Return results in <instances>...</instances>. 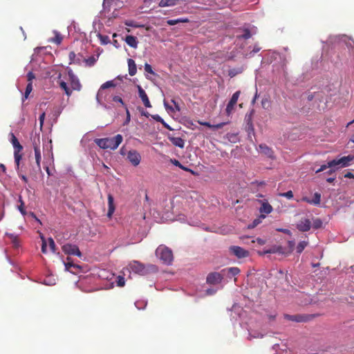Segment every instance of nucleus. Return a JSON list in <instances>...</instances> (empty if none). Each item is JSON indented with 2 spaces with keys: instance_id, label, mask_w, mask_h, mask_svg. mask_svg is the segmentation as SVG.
Returning a JSON list of instances; mask_svg holds the SVG:
<instances>
[{
  "instance_id": "a211bd4d",
  "label": "nucleus",
  "mask_w": 354,
  "mask_h": 354,
  "mask_svg": "<svg viewBox=\"0 0 354 354\" xmlns=\"http://www.w3.org/2000/svg\"><path fill=\"white\" fill-rule=\"evenodd\" d=\"M10 142L14 147V151H21L23 150L22 145L19 143L18 139L13 133H10Z\"/></svg>"
},
{
  "instance_id": "09e8293b",
  "label": "nucleus",
  "mask_w": 354,
  "mask_h": 354,
  "mask_svg": "<svg viewBox=\"0 0 354 354\" xmlns=\"http://www.w3.org/2000/svg\"><path fill=\"white\" fill-rule=\"evenodd\" d=\"M334 166H329V162H328V163L326 165H323L320 167L319 169H318L317 171H316V173H319V172H321L325 169H326L327 168H331V167H333Z\"/></svg>"
},
{
  "instance_id": "a19ab883",
  "label": "nucleus",
  "mask_w": 354,
  "mask_h": 354,
  "mask_svg": "<svg viewBox=\"0 0 354 354\" xmlns=\"http://www.w3.org/2000/svg\"><path fill=\"white\" fill-rule=\"evenodd\" d=\"M112 101L113 102H118V103H120L121 105L125 106V108L127 107L123 100L122 99L121 97L118 96V95H114L112 97Z\"/></svg>"
},
{
  "instance_id": "9d476101",
  "label": "nucleus",
  "mask_w": 354,
  "mask_h": 354,
  "mask_svg": "<svg viewBox=\"0 0 354 354\" xmlns=\"http://www.w3.org/2000/svg\"><path fill=\"white\" fill-rule=\"evenodd\" d=\"M223 276L218 272H211L207 277V283L209 284H218L221 282Z\"/></svg>"
},
{
  "instance_id": "8fccbe9b",
  "label": "nucleus",
  "mask_w": 354,
  "mask_h": 354,
  "mask_svg": "<svg viewBox=\"0 0 354 354\" xmlns=\"http://www.w3.org/2000/svg\"><path fill=\"white\" fill-rule=\"evenodd\" d=\"M253 113H254V111L252 110V111H251L250 115H246V117H245V121L247 122V126L250 125V124H252V116L253 115Z\"/></svg>"
},
{
  "instance_id": "a878e982",
  "label": "nucleus",
  "mask_w": 354,
  "mask_h": 354,
  "mask_svg": "<svg viewBox=\"0 0 354 354\" xmlns=\"http://www.w3.org/2000/svg\"><path fill=\"white\" fill-rule=\"evenodd\" d=\"M59 85L60 88L65 91V93L68 97H70L71 95L72 91L69 88V87L67 86V84L64 81H59Z\"/></svg>"
},
{
  "instance_id": "de8ad7c7",
  "label": "nucleus",
  "mask_w": 354,
  "mask_h": 354,
  "mask_svg": "<svg viewBox=\"0 0 354 354\" xmlns=\"http://www.w3.org/2000/svg\"><path fill=\"white\" fill-rule=\"evenodd\" d=\"M18 209L19 210V212H21V214L23 216H25L26 214V211L25 210V208H24V201H21V204H20L18 206Z\"/></svg>"
},
{
  "instance_id": "4c0bfd02",
  "label": "nucleus",
  "mask_w": 354,
  "mask_h": 354,
  "mask_svg": "<svg viewBox=\"0 0 354 354\" xmlns=\"http://www.w3.org/2000/svg\"><path fill=\"white\" fill-rule=\"evenodd\" d=\"M322 221L320 218H316L313 221V226L315 229H319L322 227Z\"/></svg>"
},
{
  "instance_id": "473e14b6",
  "label": "nucleus",
  "mask_w": 354,
  "mask_h": 354,
  "mask_svg": "<svg viewBox=\"0 0 354 354\" xmlns=\"http://www.w3.org/2000/svg\"><path fill=\"white\" fill-rule=\"evenodd\" d=\"M6 235L10 239V240L12 242L15 248H17L19 246V245L18 237L17 236H15L12 234L7 233Z\"/></svg>"
},
{
  "instance_id": "2eb2a0df",
  "label": "nucleus",
  "mask_w": 354,
  "mask_h": 354,
  "mask_svg": "<svg viewBox=\"0 0 354 354\" xmlns=\"http://www.w3.org/2000/svg\"><path fill=\"white\" fill-rule=\"evenodd\" d=\"M301 201L306 202L309 204L318 205L321 202V194L319 193H315L314 197L313 199H310L309 198L304 196L301 199Z\"/></svg>"
},
{
  "instance_id": "cd10ccee",
  "label": "nucleus",
  "mask_w": 354,
  "mask_h": 354,
  "mask_svg": "<svg viewBox=\"0 0 354 354\" xmlns=\"http://www.w3.org/2000/svg\"><path fill=\"white\" fill-rule=\"evenodd\" d=\"M178 0H161L159 3L160 7L175 6Z\"/></svg>"
},
{
  "instance_id": "4be33fe9",
  "label": "nucleus",
  "mask_w": 354,
  "mask_h": 354,
  "mask_svg": "<svg viewBox=\"0 0 354 354\" xmlns=\"http://www.w3.org/2000/svg\"><path fill=\"white\" fill-rule=\"evenodd\" d=\"M344 42L348 48L349 53L351 55L354 54V40L349 37H345Z\"/></svg>"
},
{
  "instance_id": "c03bdc74",
  "label": "nucleus",
  "mask_w": 354,
  "mask_h": 354,
  "mask_svg": "<svg viewBox=\"0 0 354 354\" xmlns=\"http://www.w3.org/2000/svg\"><path fill=\"white\" fill-rule=\"evenodd\" d=\"M145 72H147L148 73H150L151 75H155V73L153 71L151 66L147 63H146L145 64Z\"/></svg>"
},
{
  "instance_id": "680f3d73",
  "label": "nucleus",
  "mask_w": 354,
  "mask_h": 354,
  "mask_svg": "<svg viewBox=\"0 0 354 354\" xmlns=\"http://www.w3.org/2000/svg\"><path fill=\"white\" fill-rule=\"evenodd\" d=\"M199 124H201V125L205 126V127H207L208 128H210V129L212 128V124H211L208 122H199Z\"/></svg>"
},
{
  "instance_id": "7ed1b4c3",
  "label": "nucleus",
  "mask_w": 354,
  "mask_h": 354,
  "mask_svg": "<svg viewBox=\"0 0 354 354\" xmlns=\"http://www.w3.org/2000/svg\"><path fill=\"white\" fill-rule=\"evenodd\" d=\"M156 254L166 265H171L173 260L172 251L165 245H160L156 250Z\"/></svg>"
},
{
  "instance_id": "39448f33",
  "label": "nucleus",
  "mask_w": 354,
  "mask_h": 354,
  "mask_svg": "<svg viewBox=\"0 0 354 354\" xmlns=\"http://www.w3.org/2000/svg\"><path fill=\"white\" fill-rule=\"evenodd\" d=\"M315 317V315H284V318L286 319L298 323L308 322L312 320Z\"/></svg>"
},
{
  "instance_id": "6e6d98bb",
  "label": "nucleus",
  "mask_w": 354,
  "mask_h": 354,
  "mask_svg": "<svg viewBox=\"0 0 354 354\" xmlns=\"http://www.w3.org/2000/svg\"><path fill=\"white\" fill-rule=\"evenodd\" d=\"M253 243L257 242L259 245H263L266 243V240L262 239L261 238H257L256 240L252 241Z\"/></svg>"
},
{
  "instance_id": "bb28decb",
  "label": "nucleus",
  "mask_w": 354,
  "mask_h": 354,
  "mask_svg": "<svg viewBox=\"0 0 354 354\" xmlns=\"http://www.w3.org/2000/svg\"><path fill=\"white\" fill-rule=\"evenodd\" d=\"M189 19L187 18H179L177 19H169L167 20V24L169 26H174L178 23H187Z\"/></svg>"
},
{
  "instance_id": "f03ea898",
  "label": "nucleus",
  "mask_w": 354,
  "mask_h": 354,
  "mask_svg": "<svg viewBox=\"0 0 354 354\" xmlns=\"http://www.w3.org/2000/svg\"><path fill=\"white\" fill-rule=\"evenodd\" d=\"M130 270L134 273L144 276L151 272H156L158 270L155 265L148 264L147 266L139 261H134L129 264Z\"/></svg>"
},
{
  "instance_id": "37998d69",
  "label": "nucleus",
  "mask_w": 354,
  "mask_h": 354,
  "mask_svg": "<svg viewBox=\"0 0 354 354\" xmlns=\"http://www.w3.org/2000/svg\"><path fill=\"white\" fill-rule=\"evenodd\" d=\"M64 264H65V267H66V270H69L71 269V268H80L79 266L75 265V264H74V263H73L72 262H70V261H67Z\"/></svg>"
},
{
  "instance_id": "f704fd0d",
  "label": "nucleus",
  "mask_w": 354,
  "mask_h": 354,
  "mask_svg": "<svg viewBox=\"0 0 354 354\" xmlns=\"http://www.w3.org/2000/svg\"><path fill=\"white\" fill-rule=\"evenodd\" d=\"M115 86L116 84L114 83L113 80L107 81L103 84H102V86H100V89H106L111 87H115Z\"/></svg>"
},
{
  "instance_id": "c9c22d12",
  "label": "nucleus",
  "mask_w": 354,
  "mask_h": 354,
  "mask_svg": "<svg viewBox=\"0 0 354 354\" xmlns=\"http://www.w3.org/2000/svg\"><path fill=\"white\" fill-rule=\"evenodd\" d=\"M171 162L173 165H174L176 167H180V169H182L184 171H191V169L182 165L181 163L176 159H171Z\"/></svg>"
},
{
  "instance_id": "dca6fc26",
  "label": "nucleus",
  "mask_w": 354,
  "mask_h": 354,
  "mask_svg": "<svg viewBox=\"0 0 354 354\" xmlns=\"http://www.w3.org/2000/svg\"><path fill=\"white\" fill-rule=\"evenodd\" d=\"M107 199H108V207H109L107 216L109 218H111V216L115 209V207L114 205V198L111 194H109Z\"/></svg>"
},
{
  "instance_id": "f3484780",
  "label": "nucleus",
  "mask_w": 354,
  "mask_h": 354,
  "mask_svg": "<svg viewBox=\"0 0 354 354\" xmlns=\"http://www.w3.org/2000/svg\"><path fill=\"white\" fill-rule=\"evenodd\" d=\"M169 141L176 147L183 149L185 146V141L180 137H174L171 136H168Z\"/></svg>"
},
{
  "instance_id": "5fc2aeb1",
  "label": "nucleus",
  "mask_w": 354,
  "mask_h": 354,
  "mask_svg": "<svg viewBox=\"0 0 354 354\" xmlns=\"http://www.w3.org/2000/svg\"><path fill=\"white\" fill-rule=\"evenodd\" d=\"M68 56H69V59L71 60L70 64L75 63V57H76L75 53L74 52H71L69 53Z\"/></svg>"
},
{
  "instance_id": "6ab92c4d",
  "label": "nucleus",
  "mask_w": 354,
  "mask_h": 354,
  "mask_svg": "<svg viewBox=\"0 0 354 354\" xmlns=\"http://www.w3.org/2000/svg\"><path fill=\"white\" fill-rule=\"evenodd\" d=\"M125 42L131 48H137L138 41L137 38L133 35H127L124 39Z\"/></svg>"
},
{
  "instance_id": "bf43d9fd",
  "label": "nucleus",
  "mask_w": 354,
  "mask_h": 354,
  "mask_svg": "<svg viewBox=\"0 0 354 354\" xmlns=\"http://www.w3.org/2000/svg\"><path fill=\"white\" fill-rule=\"evenodd\" d=\"M247 129H248V134H249V135H250L251 133H254V127H253V124H250V125H248V126H247Z\"/></svg>"
},
{
  "instance_id": "13d9d810",
  "label": "nucleus",
  "mask_w": 354,
  "mask_h": 354,
  "mask_svg": "<svg viewBox=\"0 0 354 354\" xmlns=\"http://www.w3.org/2000/svg\"><path fill=\"white\" fill-rule=\"evenodd\" d=\"M261 223V220L260 218H257V219H254L252 222V224L249 226V227H256L257 225H259V223Z\"/></svg>"
},
{
  "instance_id": "052dcab7",
  "label": "nucleus",
  "mask_w": 354,
  "mask_h": 354,
  "mask_svg": "<svg viewBox=\"0 0 354 354\" xmlns=\"http://www.w3.org/2000/svg\"><path fill=\"white\" fill-rule=\"evenodd\" d=\"M261 50V48L258 46H255L253 48V50L250 52V55H254L256 53H258Z\"/></svg>"
},
{
  "instance_id": "6e6552de",
  "label": "nucleus",
  "mask_w": 354,
  "mask_h": 354,
  "mask_svg": "<svg viewBox=\"0 0 354 354\" xmlns=\"http://www.w3.org/2000/svg\"><path fill=\"white\" fill-rule=\"evenodd\" d=\"M62 250L66 254L75 255L77 257H81L82 255L78 247L71 243L64 245L62 246Z\"/></svg>"
},
{
  "instance_id": "f257e3e1",
  "label": "nucleus",
  "mask_w": 354,
  "mask_h": 354,
  "mask_svg": "<svg viewBox=\"0 0 354 354\" xmlns=\"http://www.w3.org/2000/svg\"><path fill=\"white\" fill-rule=\"evenodd\" d=\"M122 136L118 134L113 138H96L94 142L101 149L115 150L122 143Z\"/></svg>"
},
{
  "instance_id": "3c124183",
  "label": "nucleus",
  "mask_w": 354,
  "mask_h": 354,
  "mask_svg": "<svg viewBox=\"0 0 354 354\" xmlns=\"http://www.w3.org/2000/svg\"><path fill=\"white\" fill-rule=\"evenodd\" d=\"M151 118L155 120L157 122H159L160 123H163V119L158 114L156 115H151Z\"/></svg>"
},
{
  "instance_id": "4d7b16f0",
  "label": "nucleus",
  "mask_w": 354,
  "mask_h": 354,
  "mask_svg": "<svg viewBox=\"0 0 354 354\" xmlns=\"http://www.w3.org/2000/svg\"><path fill=\"white\" fill-rule=\"evenodd\" d=\"M35 75L33 74L32 72L28 73L27 79H28V82H32V80L35 79Z\"/></svg>"
},
{
  "instance_id": "72a5a7b5",
  "label": "nucleus",
  "mask_w": 354,
  "mask_h": 354,
  "mask_svg": "<svg viewBox=\"0 0 354 354\" xmlns=\"http://www.w3.org/2000/svg\"><path fill=\"white\" fill-rule=\"evenodd\" d=\"M250 37H251V33H250V30L248 28L244 30V32L243 35H237V38L239 39H248Z\"/></svg>"
},
{
  "instance_id": "774afa93",
  "label": "nucleus",
  "mask_w": 354,
  "mask_h": 354,
  "mask_svg": "<svg viewBox=\"0 0 354 354\" xmlns=\"http://www.w3.org/2000/svg\"><path fill=\"white\" fill-rule=\"evenodd\" d=\"M124 285V279L123 278L120 279L118 281V286H123Z\"/></svg>"
},
{
  "instance_id": "7c9ffc66",
  "label": "nucleus",
  "mask_w": 354,
  "mask_h": 354,
  "mask_svg": "<svg viewBox=\"0 0 354 354\" xmlns=\"http://www.w3.org/2000/svg\"><path fill=\"white\" fill-rule=\"evenodd\" d=\"M124 25L129 27H133V28H142L144 27L143 25L139 24L138 23L134 21L133 20H126L124 22Z\"/></svg>"
},
{
  "instance_id": "c756f323",
  "label": "nucleus",
  "mask_w": 354,
  "mask_h": 354,
  "mask_svg": "<svg viewBox=\"0 0 354 354\" xmlns=\"http://www.w3.org/2000/svg\"><path fill=\"white\" fill-rule=\"evenodd\" d=\"M21 151H14L15 162L16 163L17 169L19 167L20 161L22 158V154L21 153Z\"/></svg>"
},
{
  "instance_id": "603ef678",
  "label": "nucleus",
  "mask_w": 354,
  "mask_h": 354,
  "mask_svg": "<svg viewBox=\"0 0 354 354\" xmlns=\"http://www.w3.org/2000/svg\"><path fill=\"white\" fill-rule=\"evenodd\" d=\"M45 116H46V113L45 112H43L39 118V123H40V127L42 128L43 125H44V119H45Z\"/></svg>"
},
{
  "instance_id": "0eeeda50",
  "label": "nucleus",
  "mask_w": 354,
  "mask_h": 354,
  "mask_svg": "<svg viewBox=\"0 0 354 354\" xmlns=\"http://www.w3.org/2000/svg\"><path fill=\"white\" fill-rule=\"evenodd\" d=\"M127 160L134 167L138 166L141 160V156L136 150H130L127 153Z\"/></svg>"
},
{
  "instance_id": "1a4fd4ad",
  "label": "nucleus",
  "mask_w": 354,
  "mask_h": 354,
  "mask_svg": "<svg viewBox=\"0 0 354 354\" xmlns=\"http://www.w3.org/2000/svg\"><path fill=\"white\" fill-rule=\"evenodd\" d=\"M230 251L238 258H244L249 256V252L241 247L233 245L230 248Z\"/></svg>"
},
{
  "instance_id": "e433bc0d",
  "label": "nucleus",
  "mask_w": 354,
  "mask_h": 354,
  "mask_svg": "<svg viewBox=\"0 0 354 354\" xmlns=\"http://www.w3.org/2000/svg\"><path fill=\"white\" fill-rule=\"evenodd\" d=\"M32 82H28V84L26 86L25 93H24V97L26 99L28 98L29 94L32 92Z\"/></svg>"
},
{
  "instance_id": "9b49d317",
  "label": "nucleus",
  "mask_w": 354,
  "mask_h": 354,
  "mask_svg": "<svg viewBox=\"0 0 354 354\" xmlns=\"http://www.w3.org/2000/svg\"><path fill=\"white\" fill-rule=\"evenodd\" d=\"M137 88L138 91V96L142 101L145 106L147 108H151V104L145 90L140 85H138Z\"/></svg>"
},
{
  "instance_id": "69168bd1",
  "label": "nucleus",
  "mask_w": 354,
  "mask_h": 354,
  "mask_svg": "<svg viewBox=\"0 0 354 354\" xmlns=\"http://www.w3.org/2000/svg\"><path fill=\"white\" fill-rule=\"evenodd\" d=\"M19 176L21 178V180H22L25 183H28V178H27V177H26L25 175L19 174Z\"/></svg>"
},
{
  "instance_id": "5701e85b",
  "label": "nucleus",
  "mask_w": 354,
  "mask_h": 354,
  "mask_svg": "<svg viewBox=\"0 0 354 354\" xmlns=\"http://www.w3.org/2000/svg\"><path fill=\"white\" fill-rule=\"evenodd\" d=\"M272 211V207L268 203H263L260 207V212L270 214Z\"/></svg>"
},
{
  "instance_id": "79ce46f5",
  "label": "nucleus",
  "mask_w": 354,
  "mask_h": 354,
  "mask_svg": "<svg viewBox=\"0 0 354 354\" xmlns=\"http://www.w3.org/2000/svg\"><path fill=\"white\" fill-rule=\"evenodd\" d=\"M41 239L42 240L41 252L44 254H46V253H47V244H46V241L45 240V238L42 235L41 236Z\"/></svg>"
},
{
  "instance_id": "393cba45",
  "label": "nucleus",
  "mask_w": 354,
  "mask_h": 354,
  "mask_svg": "<svg viewBox=\"0 0 354 354\" xmlns=\"http://www.w3.org/2000/svg\"><path fill=\"white\" fill-rule=\"evenodd\" d=\"M222 272H227L229 274H231L232 276H236L240 272V269L237 267H232L229 268L227 269H224L222 270Z\"/></svg>"
},
{
  "instance_id": "ddd939ff",
  "label": "nucleus",
  "mask_w": 354,
  "mask_h": 354,
  "mask_svg": "<svg viewBox=\"0 0 354 354\" xmlns=\"http://www.w3.org/2000/svg\"><path fill=\"white\" fill-rule=\"evenodd\" d=\"M68 76L70 78V83L73 90L80 91L82 85L78 78L71 72H68Z\"/></svg>"
},
{
  "instance_id": "4468645a",
  "label": "nucleus",
  "mask_w": 354,
  "mask_h": 354,
  "mask_svg": "<svg viewBox=\"0 0 354 354\" xmlns=\"http://www.w3.org/2000/svg\"><path fill=\"white\" fill-rule=\"evenodd\" d=\"M351 165L346 160L345 156L342 157L338 160H333L329 161V166H339L340 167H346Z\"/></svg>"
},
{
  "instance_id": "e2e57ef3",
  "label": "nucleus",
  "mask_w": 354,
  "mask_h": 354,
  "mask_svg": "<svg viewBox=\"0 0 354 354\" xmlns=\"http://www.w3.org/2000/svg\"><path fill=\"white\" fill-rule=\"evenodd\" d=\"M346 160L349 162V164L351 165V162L354 160V156L353 155H348L347 156H345Z\"/></svg>"
},
{
  "instance_id": "864d4df0",
  "label": "nucleus",
  "mask_w": 354,
  "mask_h": 354,
  "mask_svg": "<svg viewBox=\"0 0 354 354\" xmlns=\"http://www.w3.org/2000/svg\"><path fill=\"white\" fill-rule=\"evenodd\" d=\"M126 112H127V118L125 120V122H124V125L127 124L130 122V119H131L130 113H129L127 107H126Z\"/></svg>"
},
{
  "instance_id": "aec40b11",
  "label": "nucleus",
  "mask_w": 354,
  "mask_h": 354,
  "mask_svg": "<svg viewBox=\"0 0 354 354\" xmlns=\"http://www.w3.org/2000/svg\"><path fill=\"white\" fill-rule=\"evenodd\" d=\"M171 102L174 104V107H172L171 106H169L168 104V103L165 100L164 101V106H165V109L167 111H170L171 112L180 111V107L179 104L178 102H176L174 99H172L171 100Z\"/></svg>"
},
{
  "instance_id": "0e129e2a",
  "label": "nucleus",
  "mask_w": 354,
  "mask_h": 354,
  "mask_svg": "<svg viewBox=\"0 0 354 354\" xmlns=\"http://www.w3.org/2000/svg\"><path fill=\"white\" fill-rule=\"evenodd\" d=\"M344 178H353L354 179V174L351 172H347L344 174Z\"/></svg>"
},
{
  "instance_id": "58836bf2",
  "label": "nucleus",
  "mask_w": 354,
  "mask_h": 354,
  "mask_svg": "<svg viewBox=\"0 0 354 354\" xmlns=\"http://www.w3.org/2000/svg\"><path fill=\"white\" fill-rule=\"evenodd\" d=\"M99 38L102 44H107L110 42L109 37L107 35H99Z\"/></svg>"
},
{
  "instance_id": "f8f14e48",
  "label": "nucleus",
  "mask_w": 354,
  "mask_h": 354,
  "mask_svg": "<svg viewBox=\"0 0 354 354\" xmlns=\"http://www.w3.org/2000/svg\"><path fill=\"white\" fill-rule=\"evenodd\" d=\"M311 222L308 218L301 219L297 225V228L300 232H308L310 230Z\"/></svg>"
},
{
  "instance_id": "ea45409f",
  "label": "nucleus",
  "mask_w": 354,
  "mask_h": 354,
  "mask_svg": "<svg viewBox=\"0 0 354 354\" xmlns=\"http://www.w3.org/2000/svg\"><path fill=\"white\" fill-rule=\"evenodd\" d=\"M48 242L50 250L53 252H55V251H56V245H55L54 240L51 237H50L48 239Z\"/></svg>"
},
{
  "instance_id": "2f4dec72",
  "label": "nucleus",
  "mask_w": 354,
  "mask_h": 354,
  "mask_svg": "<svg viewBox=\"0 0 354 354\" xmlns=\"http://www.w3.org/2000/svg\"><path fill=\"white\" fill-rule=\"evenodd\" d=\"M308 242L307 241H301L298 243L297 246V252L300 254L301 253L305 248L307 246Z\"/></svg>"
},
{
  "instance_id": "412c9836",
  "label": "nucleus",
  "mask_w": 354,
  "mask_h": 354,
  "mask_svg": "<svg viewBox=\"0 0 354 354\" xmlns=\"http://www.w3.org/2000/svg\"><path fill=\"white\" fill-rule=\"evenodd\" d=\"M128 67H129V73L131 76H133L136 75L137 72L136 64L133 59H128Z\"/></svg>"
},
{
  "instance_id": "c85d7f7f",
  "label": "nucleus",
  "mask_w": 354,
  "mask_h": 354,
  "mask_svg": "<svg viewBox=\"0 0 354 354\" xmlns=\"http://www.w3.org/2000/svg\"><path fill=\"white\" fill-rule=\"evenodd\" d=\"M55 37L51 39V41L57 44H60L62 41L63 37L58 31H54Z\"/></svg>"
},
{
  "instance_id": "49530a36",
  "label": "nucleus",
  "mask_w": 354,
  "mask_h": 354,
  "mask_svg": "<svg viewBox=\"0 0 354 354\" xmlns=\"http://www.w3.org/2000/svg\"><path fill=\"white\" fill-rule=\"evenodd\" d=\"M228 124V122H221L216 124H212V129L216 130L223 128L225 124Z\"/></svg>"
},
{
  "instance_id": "423d86ee",
  "label": "nucleus",
  "mask_w": 354,
  "mask_h": 354,
  "mask_svg": "<svg viewBox=\"0 0 354 354\" xmlns=\"http://www.w3.org/2000/svg\"><path fill=\"white\" fill-rule=\"evenodd\" d=\"M241 91H236L232 96L231 99L230 100L228 104H227L225 112L226 114L230 116L232 111H234V106L237 103L238 99L240 96Z\"/></svg>"
},
{
  "instance_id": "20e7f679",
  "label": "nucleus",
  "mask_w": 354,
  "mask_h": 354,
  "mask_svg": "<svg viewBox=\"0 0 354 354\" xmlns=\"http://www.w3.org/2000/svg\"><path fill=\"white\" fill-rule=\"evenodd\" d=\"M31 140H32V146L34 148L37 168L38 171H41L40 162H41V151H40V148H39V145H40L39 136V135L35 136L33 138H31Z\"/></svg>"
},
{
  "instance_id": "338daca9",
  "label": "nucleus",
  "mask_w": 354,
  "mask_h": 354,
  "mask_svg": "<svg viewBox=\"0 0 354 354\" xmlns=\"http://www.w3.org/2000/svg\"><path fill=\"white\" fill-rule=\"evenodd\" d=\"M166 129H169V130H172V129L170 127V126L167 124L164 120H163V123H161Z\"/></svg>"
},
{
  "instance_id": "b1692460",
  "label": "nucleus",
  "mask_w": 354,
  "mask_h": 354,
  "mask_svg": "<svg viewBox=\"0 0 354 354\" xmlns=\"http://www.w3.org/2000/svg\"><path fill=\"white\" fill-rule=\"evenodd\" d=\"M259 148L261 152L268 157H272L273 154L272 150L268 147L266 145H260Z\"/></svg>"
},
{
  "instance_id": "a18cd8bd",
  "label": "nucleus",
  "mask_w": 354,
  "mask_h": 354,
  "mask_svg": "<svg viewBox=\"0 0 354 354\" xmlns=\"http://www.w3.org/2000/svg\"><path fill=\"white\" fill-rule=\"evenodd\" d=\"M281 196L286 197L288 199H291L293 198V193L291 190L288 191L287 192L281 193L279 194Z\"/></svg>"
}]
</instances>
